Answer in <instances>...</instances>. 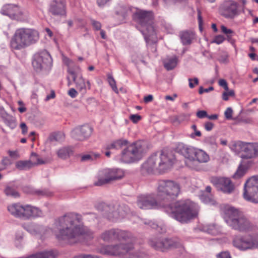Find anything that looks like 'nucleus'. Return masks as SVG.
<instances>
[{"label": "nucleus", "instance_id": "obj_1", "mask_svg": "<svg viewBox=\"0 0 258 258\" xmlns=\"http://www.w3.org/2000/svg\"><path fill=\"white\" fill-rule=\"evenodd\" d=\"M181 193L180 184L172 180H159L158 181L157 198L160 206L171 217L181 223H187L198 214L196 204L189 200H180L173 204Z\"/></svg>", "mask_w": 258, "mask_h": 258}, {"label": "nucleus", "instance_id": "obj_2", "mask_svg": "<svg viewBox=\"0 0 258 258\" xmlns=\"http://www.w3.org/2000/svg\"><path fill=\"white\" fill-rule=\"evenodd\" d=\"M82 221V216L75 213H68L55 220L54 226L58 232L56 234L58 240L79 239L81 237L93 238L92 232L86 227L76 223Z\"/></svg>", "mask_w": 258, "mask_h": 258}, {"label": "nucleus", "instance_id": "obj_3", "mask_svg": "<svg viewBox=\"0 0 258 258\" xmlns=\"http://www.w3.org/2000/svg\"><path fill=\"white\" fill-rule=\"evenodd\" d=\"M223 218L229 227L239 232L253 231L258 228L242 212L234 207L225 208Z\"/></svg>", "mask_w": 258, "mask_h": 258}, {"label": "nucleus", "instance_id": "obj_4", "mask_svg": "<svg viewBox=\"0 0 258 258\" xmlns=\"http://www.w3.org/2000/svg\"><path fill=\"white\" fill-rule=\"evenodd\" d=\"M173 157L162 151L152 154L142 165L143 170L148 173L165 172L173 164Z\"/></svg>", "mask_w": 258, "mask_h": 258}, {"label": "nucleus", "instance_id": "obj_5", "mask_svg": "<svg viewBox=\"0 0 258 258\" xmlns=\"http://www.w3.org/2000/svg\"><path fill=\"white\" fill-rule=\"evenodd\" d=\"M39 38L38 32L33 29L21 28L18 29L11 40L12 49L21 50L35 43Z\"/></svg>", "mask_w": 258, "mask_h": 258}, {"label": "nucleus", "instance_id": "obj_6", "mask_svg": "<svg viewBox=\"0 0 258 258\" xmlns=\"http://www.w3.org/2000/svg\"><path fill=\"white\" fill-rule=\"evenodd\" d=\"M145 152V145L138 141L126 146L121 152L120 160L125 163L135 162L141 159Z\"/></svg>", "mask_w": 258, "mask_h": 258}, {"label": "nucleus", "instance_id": "obj_7", "mask_svg": "<svg viewBox=\"0 0 258 258\" xmlns=\"http://www.w3.org/2000/svg\"><path fill=\"white\" fill-rule=\"evenodd\" d=\"M148 243L154 249L162 252L178 248L182 245L180 241L177 238L161 237H152L149 239Z\"/></svg>", "mask_w": 258, "mask_h": 258}, {"label": "nucleus", "instance_id": "obj_8", "mask_svg": "<svg viewBox=\"0 0 258 258\" xmlns=\"http://www.w3.org/2000/svg\"><path fill=\"white\" fill-rule=\"evenodd\" d=\"M243 198L247 201L258 203V175L252 176L246 181Z\"/></svg>", "mask_w": 258, "mask_h": 258}, {"label": "nucleus", "instance_id": "obj_9", "mask_svg": "<svg viewBox=\"0 0 258 258\" xmlns=\"http://www.w3.org/2000/svg\"><path fill=\"white\" fill-rule=\"evenodd\" d=\"M132 243H120L116 245H104L99 248V252L103 254L121 255L126 253L131 254L134 249Z\"/></svg>", "mask_w": 258, "mask_h": 258}, {"label": "nucleus", "instance_id": "obj_10", "mask_svg": "<svg viewBox=\"0 0 258 258\" xmlns=\"http://www.w3.org/2000/svg\"><path fill=\"white\" fill-rule=\"evenodd\" d=\"M123 176V172L119 169H104L99 171L97 175V181L94 184L95 186H102L109 183L111 180L121 179Z\"/></svg>", "mask_w": 258, "mask_h": 258}, {"label": "nucleus", "instance_id": "obj_11", "mask_svg": "<svg viewBox=\"0 0 258 258\" xmlns=\"http://www.w3.org/2000/svg\"><path fill=\"white\" fill-rule=\"evenodd\" d=\"M104 211V216L109 220L114 221L119 218H124L130 212V210L127 205L122 204L116 206H106Z\"/></svg>", "mask_w": 258, "mask_h": 258}, {"label": "nucleus", "instance_id": "obj_12", "mask_svg": "<svg viewBox=\"0 0 258 258\" xmlns=\"http://www.w3.org/2000/svg\"><path fill=\"white\" fill-rule=\"evenodd\" d=\"M232 243L234 247L240 250L253 249L256 248L257 237L251 234L235 236Z\"/></svg>", "mask_w": 258, "mask_h": 258}, {"label": "nucleus", "instance_id": "obj_13", "mask_svg": "<svg viewBox=\"0 0 258 258\" xmlns=\"http://www.w3.org/2000/svg\"><path fill=\"white\" fill-rule=\"evenodd\" d=\"M197 149L183 143H179L176 147L177 152L187 159L185 162L186 165L190 168L200 170L201 169L200 167L194 164V162H195L194 157Z\"/></svg>", "mask_w": 258, "mask_h": 258}, {"label": "nucleus", "instance_id": "obj_14", "mask_svg": "<svg viewBox=\"0 0 258 258\" xmlns=\"http://www.w3.org/2000/svg\"><path fill=\"white\" fill-rule=\"evenodd\" d=\"M115 13L121 16H153L151 11H144L137 8L123 5H118L115 8Z\"/></svg>", "mask_w": 258, "mask_h": 258}, {"label": "nucleus", "instance_id": "obj_15", "mask_svg": "<svg viewBox=\"0 0 258 258\" xmlns=\"http://www.w3.org/2000/svg\"><path fill=\"white\" fill-rule=\"evenodd\" d=\"M52 63V59L50 54L46 50L37 53L34 55L32 64L37 72L50 67Z\"/></svg>", "mask_w": 258, "mask_h": 258}, {"label": "nucleus", "instance_id": "obj_16", "mask_svg": "<svg viewBox=\"0 0 258 258\" xmlns=\"http://www.w3.org/2000/svg\"><path fill=\"white\" fill-rule=\"evenodd\" d=\"M52 63V59L50 54L46 50L37 53L34 55L32 64L37 72L50 67Z\"/></svg>", "mask_w": 258, "mask_h": 258}, {"label": "nucleus", "instance_id": "obj_17", "mask_svg": "<svg viewBox=\"0 0 258 258\" xmlns=\"http://www.w3.org/2000/svg\"><path fill=\"white\" fill-rule=\"evenodd\" d=\"M210 181L218 190L224 194H230L235 189L234 183L227 177L213 176L211 177Z\"/></svg>", "mask_w": 258, "mask_h": 258}, {"label": "nucleus", "instance_id": "obj_18", "mask_svg": "<svg viewBox=\"0 0 258 258\" xmlns=\"http://www.w3.org/2000/svg\"><path fill=\"white\" fill-rule=\"evenodd\" d=\"M68 72L72 77L74 82L76 84L77 89L82 94H84L86 93L87 89L89 90L91 88L90 82L87 80L86 82L83 78L79 68L77 71L72 69H69Z\"/></svg>", "mask_w": 258, "mask_h": 258}, {"label": "nucleus", "instance_id": "obj_19", "mask_svg": "<svg viewBox=\"0 0 258 258\" xmlns=\"http://www.w3.org/2000/svg\"><path fill=\"white\" fill-rule=\"evenodd\" d=\"M154 17H134L135 22L138 23L141 27L145 28L147 31L145 33L144 30H141V32L144 35L145 39L148 42V36L153 35L155 34V27L154 23Z\"/></svg>", "mask_w": 258, "mask_h": 258}, {"label": "nucleus", "instance_id": "obj_20", "mask_svg": "<svg viewBox=\"0 0 258 258\" xmlns=\"http://www.w3.org/2000/svg\"><path fill=\"white\" fill-rule=\"evenodd\" d=\"M137 206L141 209H156L160 206L155 198L151 195H142L137 197Z\"/></svg>", "mask_w": 258, "mask_h": 258}, {"label": "nucleus", "instance_id": "obj_21", "mask_svg": "<svg viewBox=\"0 0 258 258\" xmlns=\"http://www.w3.org/2000/svg\"><path fill=\"white\" fill-rule=\"evenodd\" d=\"M93 128L88 124L80 125L74 128L71 132L72 138L79 141L88 139L91 135Z\"/></svg>", "mask_w": 258, "mask_h": 258}, {"label": "nucleus", "instance_id": "obj_22", "mask_svg": "<svg viewBox=\"0 0 258 258\" xmlns=\"http://www.w3.org/2000/svg\"><path fill=\"white\" fill-rule=\"evenodd\" d=\"M237 145L244 153L241 155L242 158L250 159L258 156V143L239 142Z\"/></svg>", "mask_w": 258, "mask_h": 258}, {"label": "nucleus", "instance_id": "obj_23", "mask_svg": "<svg viewBox=\"0 0 258 258\" xmlns=\"http://www.w3.org/2000/svg\"><path fill=\"white\" fill-rule=\"evenodd\" d=\"M238 4L232 0L224 1L220 6L221 14L225 16H234L238 15Z\"/></svg>", "mask_w": 258, "mask_h": 258}, {"label": "nucleus", "instance_id": "obj_24", "mask_svg": "<svg viewBox=\"0 0 258 258\" xmlns=\"http://www.w3.org/2000/svg\"><path fill=\"white\" fill-rule=\"evenodd\" d=\"M7 209L14 217L26 220L27 205L24 206L20 203H14L9 205Z\"/></svg>", "mask_w": 258, "mask_h": 258}, {"label": "nucleus", "instance_id": "obj_25", "mask_svg": "<svg viewBox=\"0 0 258 258\" xmlns=\"http://www.w3.org/2000/svg\"><path fill=\"white\" fill-rule=\"evenodd\" d=\"M49 11L53 15H66V1L52 0L50 4Z\"/></svg>", "mask_w": 258, "mask_h": 258}, {"label": "nucleus", "instance_id": "obj_26", "mask_svg": "<svg viewBox=\"0 0 258 258\" xmlns=\"http://www.w3.org/2000/svg\"><path fill=\"white\" fill-rule=\"evenodd\" d=\"M0 116L5 124L11 129L16 126V121L15 117L8 114L3 107H0Z\"/></svg>", "mask_w": 258, "mask_h": 258}, {"label": "nucleus", "instance_id": "obj_27", "mask_svg": "<svg viewBox=\"0 0 258 258\" xmlns=\"http://www.w3.org/2000/svg\"><path fill=\"white\" fill-rule=\"evenodd\" d=\"M129 142L128 140L123 138L114 140L111 143L106 144L103 149L109 150L111 149L119 150L124 146H127Z\"/></svg>", "mask_w": 258, "mask_h": 258}, {"label": "nucleus", "instance_id": "obj_28", "mask_svg": "<svg viewBox=\"0 0 258 258\" xmlns=\"http://www.w3.org/2000/svg\"><path fill=\"white\" fill-rule=\"evenodd\" d=\"M19 8L16 5L12 4H7L4 5L1 9V13L3 15L7 16H16Z\"/></svg>", "mask_w": 258, "mask_h": 258}, {"label": "nucleus", "instance_id": "obj_29", "mask_svg": "<svg viewBox=\"0 0 258 258\" xmlns=\"http://www.w3.org/2000/svg\"><path fill=\"white\" fill-rule=\"evenodd\" d=\"M194 164L197 165L198 167V163H203L208 162L210 160L209 155L203 150L197 149L195 155Z\"/></svg>", "mask_w": 258, "mask_h": 258}, {"label": "nucleus", "instance_id": "obj_30", "mask_svg": "<svg viewBox=\"0 0 258 258\" xmlns=\"http://www.w3.org/2000/svg\"><path fill=\"white\" fill-rule=\"evenodd\" d=\"M43 216L42 211L35 207L27 205L26 210V220H29L32 217L36 218L42 217Z\"/></svg>", "mask_w": 258, "mask_h": 258}, {"label": "nucleus", "instance_id": "obj_31", "mask_svg": "<svg viewBox=\"0 0 258 258\" xmlns=\"http://www.w3.org/2000/svg\"><path fill=\"white\" fill-rule=\"evenodd\" d=\"M179 36L183 45H189L194 38L195 33L192 31L186 30L180 32Z\"/></svg>", "mask_w": 258, "mask_h": 258}, {"label": "nucleus", "instance_id": "obj_32", "mask_svg": "<svg viewBox=\"0 0 258 258\" xmlns=\"http://www.w3.org/2000/svg\"><path fill=\"white\" fill-rule=\"evenodd\" d=\"M73 151L71 147H63L57 151V155L59 158L67 159L73 154Z\"/></svg>", "mask_w": 258, "mask_h": 258}, {"label": "nucleus", "instance_id": "obj_33", "mask_svg": "<svg viewBox=\"0 0 258 258\" xmlns=\"http://www.w3.org/2000/svg\"><path fill=\"white\" fill-rule=\"evenodd\" d=\"M177 62V57L175 56L167 57L163 60L164 67L167 71H170L176 67Z\"/></svg>", "mask_w": 258, "mask_h": 258}, {"label": "nucleus", "instance_id": "obj_34", "mask_svg": "<svg viewBox=\"0 0 258 258\" xmlns=\"http://www.w3.org/2000/svg\"><path fill=\"white\" fill-rule=\"evenodd\" d=\"M248 168V163L243 161L238 166L236 172L233 175L234 179H238L242 177L246 172Z\"/></svg>", "mask_w": 258, "mask_h": 258}, {"label": "nucleus", "instance_id": "obj_35", "mask_svg": "<svg viewBox=\"0 0 258 258\" xmlns=\"http://www.w3.org/2000/svg\"><path fill=\"white\" fill-rule=\"evenodd\" d=\"M116 239L118 240H132V238H133L131 232L118 229H116Z\"/></svg>", "mask_w": 258, "mask_h": 258}, {"label": "nucleus", "instance_id": "obj_36", "mask_svg": "<svg viewBox=\"0 0 258 258\" xmlns=\"http://www.w3.org/2000/svg\"><path fill=\"white\" fill-rule=\"evenodd\" d=\"M116 229H111L104 231L101 234V238L105 241L116 239Z\"/></svg>", "mask_w": 258, "mask_h": 258}, {"label": "nucleus", "instance_id": "obj_37", "mask_svg": "<svg viewBox=\"0 0 258 258\" xmlns=\"http://www.w3.org/2000/svg\"><path fill=\"white\" fill-rule=\"evenodd\" d=\"M16 167L19 170H26L32 167V163L29 160H21L16 163Z\"/></svg>", "mask_w": 258, "mask_h": 258}, {"label": "nucleus", "instance_id": "obj_38", "mask_svg": "<svg viewBox=\"0 0 258 258\" xmlns=\"http://www.w3.org/2000/svg\"><path fill=\"white\" fill-rule=\"evenodd\" d=\"M100 155L98 153L91 152L88 154L81 155L80 161L82 162L93 161L99 158Z\"/></svg>", "mask_w": 258, "mask_h": 258}, {"label": "nucleus", "instance_id": "obj_39", "mask_svg": "<svg viewBox=\"0 0 258 258\" xmlns=\"http://www.w3.org/2000/svg\"><path fill=\"white\" fill-rule=\"evenodd\" d=\"M64 139V135L61 133H53L50 135L48 140L50 142H62Z\"/></svg>", "mask_w": 258, "mask_h": 258}, {"label": "nucleus", "instance_id": "obj_40", "mask_svg": "<svg viewBox=\"0 0 258 258\" xmlns=\"http://www.w3.org/2000/svg\"><path fill=\"white\" fill-rule=\"evenodd\" d=\"M4 192L7 196H11L14 198L20 197L19 193L14 188V187L11 186H7L4 190Z\"/></svg>", "mask_w": 258, "mask_h": 258}, {"label": "nucleus", "instance_id": "obj_41", "mask_svg": "<svg viewBox=\"0 0 258 258\" xmlns=\"http://www.w3.org/2000/svg\"><path fill=\"white\" fill-rule=\"evenodd\" d=\"M32 163V167L35 165H41L46 163V161H43L42 159L40 158L38 155L35 153H32L31 155L30 160Z\"/></svg>", "mask_w": 258, "mask_h": 258}, {"label": "nucleus", "instance_id": "obj_42", "mask_svg": "<svg viewBox=\"0 0 258 258\" xmlns=\"http://www.w3.org/2000/svg\"><path fill=\"white\" fill-rule=\"evenodd\" d=\"M108 82L112 90L116 93H118V89L116 85V82L111 75H108Z\"/></svg>", "mask_w": 258, "mask_h": 258}, {"label": "nucleus", "instance_id": "obj_43", "mask_svg": "<svg viewBox=\"0 0 258 258\" xmlns=\"http://www.w3.org/2000/svg\"><path fill=\"white\" fill-rule=\"evenodd\" d=\"M1 163L3 167H0V168L4 170L8 166L11 165L13 163V161L8 157H4Z\"/></svg>", "mask_w": 258, "mask_h": 258}, {"label": "nucleus", "instance_id": "obj_44", "mask_svg": "<svg viewBox=\"0 0 258 258\" xmlns=\"http://www.w3.org/2000/svg\"><path fill=\"white\" fill-rule=\"evenodd\" d=\"M34 193L38 196H50L51 195V193L47 189L36 190Z\"/></svg>", "mask_w": 258, "mask_h": 258}, {"label": "nucleus", "instance_id": "obj_45", "mask_svg": "<svg viewBox=\"0 0 258 258\" xmlns=\"http://www.w3.org/2000/svg\"><path fill=\"white\" fill-rule=\"evenodd\" d=\"M235 93L234 90H230V91H228V92H224L222 94V99L223 100L225 101H227L228 100V97L229 96H234Z\"/></svg>", "mask_w": 258, "mask_h": 258}, {"label": "nucleus", "instance_id": "obj_46", "mask_svg": "<svg viewBox=\"0 0 258 258\" xmlns=\"http://www.w3.org/2000/svg\"><path fill=\"white\" fill-rule=\"evenodd\" d=\"M233 110L231 107H228L224 112L225 117L227 119H231L232 118Z\"/></svg>", "mask_w": 258, "mask_h": 258}, {"label": "nucleus", "instance_id": "obj_47", "mask_svg": "<svg viewBox=\"0 0 258 258\" xmlns=\"http://www.w3.org/2000/svg\"><path fill=\"white\" fill-rule=\"evenodd\" d=\"M217 258H231V255L228 251H222L216 255Z\"/></svg>", "mask_w": 258, "mask_h": 258}, {"label": "nucleus", "instance_id": "obj_48", "mask_svg": "<svg viewBox=\"0 0 258 258\" xmlns=\"http://www.w3.org/2000/svg\"><path fill=\"white\" fill-rule=\"evenodd\" d=\"M224 40H225V38L224 37V36L222 35H219L216 36L214 38V40H213V42L216 43L217 44H220L222 43L224 41Z\"/></svg>", "mask_w": 258, "mask_h": 258}, {"label": "nucleus", "instance_id": "obj_49", "mask_svg": "<svg viewBox=\"0 0 258 258\" xmlns=\"http://www.w3.org/2000/svg\"><path fill=\"white\" fill-rule=\"evenodd\" d=\"M196 115L199 118H204L207 117L208 113L205 110H199L196 113Z\"/></svg>", "mask_w": 258, "mask_h": 258}, {"label": "nucleus", "instance_id": "obj_50", "mask_svg": "<svg viewBox=\"0 0 258 258\" xmlns=\"http://www.w3.org/2000/svg\"><path fill=\"white\" fill-rule=\"evenodd\" d=\"M222 32L227 35H230L234 34V32L230 29H228L224 25H222L221 27Z\"/></svg>", "mask_w": 258, "mask_h": 258}, {"label": "nucleus", "instance_id": "obj_51", "mask_svg": "<svg viewBox=\"0 0 258 258\" xmlns=\"http://www.w3.org/2000/svg\"><path fill=\"white\" fill-rule=\"evenodd\" d=\"M8 152V154H9L10 157L11 158L14 159V160L17 159L19 158H20V155H19L18 151H12L9 150Z\"/></svg>", "mask_w": 258, "mask_h": 258}, {"label": "nucleus", "instance_id": "obj_52", "mask_svg": "<svg viewBox=\"0 0 258 258\" xmlns=\"http://www.w3.org/2000/svg\"><path fill=\"white\" fill-rule=\"evenodd\" d=\"M191 128L195 131V133H192L191 135L192 138H194L195 136L198 137H201L202 136L201 132L197 130V126L196 124L192 125Z\"/></svg>", "mask_w": 258, "mask_h": 258}, {"label": "nucleus", "instance_id": "obj_53", "mask_svg": "<svg viewBox=\"0 0 258 258\" xmlns=\"http://www.w3.org/2000/svg\"><path fill=\"white\" fill-rule=\"evenodd\" d=\"M141 118V116L138 114H132L130 116V119L134 123H137Z\"/></svg>", "mask_w": 258, "mask_h": 258}, {"label": "nucleus", "instance_id": "obj_54", "mask_svg": "<svg viewBox=\"0 0 258 258\" xmlns=\"http://www.w3.org/2000/svg\"><path fill=\"white\" fill-rule=\"evenodd\" d=\"M20 107L18 108V110L21 113H23L26 111V108L25 107V104L21 100H19L18 102Z\"/></svg>", "mask_w": 258, "mask_h": 258}, {"label": "nucleus", "instance_id": "obj_55", "mask_svg": "<svg viewBox=\"0 0 258 258\" xmlns=\"http://www.w3.org/2000/svg\"><path fill=\"white\" fill-rule=\"evenodd\" d=\"M214 127V124L210 121H207L204 124V127L207 131H211Z\"/></svg>", "mask_w": 258, "mask_h": 258}, {"label": "nucleus", "instance_id": "obj_56", "mask_svg": "<svg viewBox=\"0 0 258 258\" xmlns=\"http://www.w3.org/2000/svg\"><path fill=\"white\" fill-rule=\"evenodd\" d=\"M214 90L213 87H210L208 88L204 89L203 87H200L199 90V93L200 94H202L204 92H209V91H213Z\"/></svg>", "mask_w": 258, "mask_h": 258}, {"label": "nucleus", "instance_id": "obj_57", "mask_svg": "<svg viewBox=\"0 0 258 258\" xmlns=\"http://www.w3.org/2000/svg\"><path fill=\"white\" fill-rule=\"evenodd\" d=\"M92 24L94 27V28L96 30H99L101 29V23L98 21H96L95 20H92Z\"/></svg>", "mask_w": 258, "mask_h": 258}, {"label": "nucleus", "instance_id": "obj_58", "mask_svg": "<svg viewBox=\"0 0 258 258\" xmlns=\"http://www.w3.org/2000/svg\"><path fill=\"white\" fill-rule=\"evenodd\" d=\"M178 117L179 121L181 123V122L183 121L184 120L187 119L189 117V115L185 114V113H182V114L178 115Z\"/></svg>", "mask_w": 258, "mask_h": 258}, {"label": "nucleus", "instance_id": "obj_59", "mask_svg": "<svg viewBox=\"0 0 258 258\" xmlns=\"http://www.w3.org/2000/svg\"><path fill=\"white\" fill-rule=\"evenodd\" d=\"M68 94L72 98H75L78 94V92L76 91L75 89L71 88L69 90Z\"/></svg>", "mask_w": 258, "mask_h": 258}, {"label": "nucleus", "instance_id": "obj_60", "mask_svg": "<svg viewBox=\"0 0 258 258\" xmlns=\"http://www.w3.org/2000/svg\"><path fill=\"white\" fill-rule=\"evenodd\" d=\"M171 122L175 125L179 124L180 123L178 115H175L171 117L170 118Z\"/></svg>", "mask_w": 258, "mask_h": 258}, {"label": "nucleus", "instance_id": "obj_61", "mask_svg": "<svg viewBox=\"0 0 258 258\" xmlns=\"http://www.w3.org/2000/svg\"><path fill=\"white\" fill-rule=\"evenodd\" d=\"M20 127L22 129V133L25 135L28 132V127L24 122H22L20 124Z\"/></svg>", "mask_w": 258, "mask_h": 258}, {"label": "nucleus", "instance_id": "obj_62", "mask_svg": "<svg viewBox=\"0 0 258 258\" xmlns=\"http://www.w3.org/2000/svg\"><path fill=\"white\" fill-rule=\"evenodd\" d=\"M153 100V96L152 95H149L148 96H145L144 98V101L146 103L152 101Z\"/></svg>", "mask_w": 258, "mask_h": 258}, {"label": "nucleus", "instance_id": "obj_63", "mask_svg": "<svg viewBox=\"0 0 258 258\" xmlns=\"http://www.w3.org/2000/svg\"><path fill=\"white\" fill-rule=\"evenodd\" d=\"M55 92L54 91H51V93L49 95H48L46 96L45 99V101H48L49 100H50V99H52V98H54L55 97Z\"/></svg>", "mask_w": 258, "mask_h": 258}, {"label": "nucleus", "instance_id": "obj_64", "mask_svg": "<svg viewBox=\"0 0 258 258\" xmlns=\"http://www.w3.org/2000/svg\"><path fill=\"white\" fill-rule=\"evenodd\" d=\"M95 256L91 254H80L78 256V258H95Z\"/></svg>", "mask_w": 258, "mask_h": 258}]
</instances>
